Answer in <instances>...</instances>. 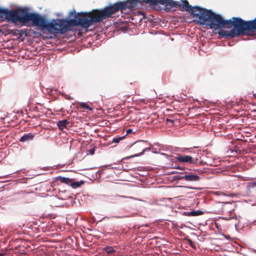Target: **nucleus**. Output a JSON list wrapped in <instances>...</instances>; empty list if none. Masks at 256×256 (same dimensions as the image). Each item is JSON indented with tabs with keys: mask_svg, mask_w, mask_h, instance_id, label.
Masks as SVG:
<instances>
[{
	"mask_svg": "<svg viewBox=\"0 0 256 256\" xmlns=\"http://www.w3.org/2000/svg\"><path fill=\"white\" fill-rule=\"evenodd\" d=\"M34 136V134L31 132L24 134L20 140V142H26L32 140Z\"/></svg>",
	"mask_w": 256,
	"mask_h": 256,
	"instance_id": "nucleus-7",
	"label": "nucleus"
},
{
	"mask_svg": "<svg viewBox=\"0 0 256 256\" xmlns=\"http://www.w3.org/2000/svg\"><path fill=\"white\" fill-rule=\"evenodd\" d=\"M182 4L178 1L173 0H127L124 2H118L113 4L104 7L100 10L95 9L90 12H86V29L94 23L100 22L103 20L111 18L116 12L121 11L124 12L128 9L130 10L139 6L138 4L143 3L149 4L150 6L156 8L158 4L164 5L165 10L168 12L171 11L174 8H178L182 11H185L184 2L186 0H181Z\"/></svg>",
	"mask_w": 256,
	"mask_h": 256,
	"instance_id": "nucleus-3",
	"label": "nucleus"
},
{
	"mask_svg": "<svg viewBox=\"0 0 256 256\" xmlns=\"http://www.w3.org/2000/svg\"><path fill=\"white\" fill-rule=\"evenodd\" d=\"M68 16L74 19L52 20L49 22L44 17L38 13L30 12L26 8H18L16 10H9L0 8V19L2 22L6 20L13 24L19 22L24 25H27L28 22H32L33 26L41 27L50 32L60 34L72 30L75 26H80L86 29V12H76L73 10L70 12Z\"/></svg>",
	"mask_w": 256,
	"mask_h": 256,
	"instance_id": "nucleus-1",
	"label": "nucleus"
},
{
	"mask_svg": "<svg viewBox=\"0 0 256 256\" xmlns=\"http://www.w3.org/2000/svg\"><path fill=\"white\" fill-rule=\"evenodd\" d=\"M4 254L3 253H0V256H3Z\"/></svg>",
	"mask_w": 256,
	"mask_h": 256,
	"instance_id": "nucleus-26",
	"label": "nucleus"
},
{
	"mask_svg": "<svg viewBox=\"0 0 256 256\" xmlns=\"http://www.w3.org/2000/svg\"><path fill=\"white\" fill-rule=\"evenodd\" d=\"M215 194L216 195H222V196H231V197L234 196L233 194H226L224 193V192H216Z\"/></svg>",
	"mask_w": 256,
	"mask_h": 256,
	"instance_id": "nucleus-19",
	"label": "nucleus"
},
{
	"mask_svg": "<svg viewBox=\"0 0 256 256\" xmlns=\"http://www.w3.org/2000/svg\"><path fill=\"white\" fill-rule=\"evenodd\" d=\"M24 31L22 30H18L15 29V30H10V31L9 32V33L12 34L14 35L19 34L20 36H22V34H24Z\"/></svg>",
	"mask_w": 256,
	"mask_h": 256,
	"instance_id": "nucleus-11",
	"label": "nucleus"
},
{
	"mask_svg": "<svg viewBox=\"0 0 256 256\" xmlns=\"http://www.w3.org/2000/svg\"><path fill=\"white\" fill-rule=\"evenodd\" d=\"M94 152H95V148H93L91 149H90L88 150V152L91 155H93L94 154Z\"/></svg>",
	"mask_w": 256,
	"mask_h": 256,
	"instance_id": "nucleus-21",
	"label": "nucleus"
},
{
	"mask_svg": "<svg viewBox=\"0 0 256 256\" xmlns=\"http://www.w3.org/2000/svg\"><path fill=\"white\" fill-rule=\"evenodd\" d=\"M150 148H144L142 150V152H140L138 153V154H136L134 156H140V155H142V154H144V152L146 151H150Z\"/></svg>",
	"mask_w": 256,
	"mask_h": 256,
	"instance_id": "nucleus-17",
	"label": "nucleus"
},
{
	"mask_svg": "<svg viewBox=\"0 0 256 256\" xmlns=\"http://www.w3.org/2000/svg\"><path fill=\"white\" fill-rule=\"evenodd\" d=\"M105 250L106 252L108 254H113L116 252L115 250L112 247H106Z\"/></svg>",
	"mask_w": 256,
	"mask_h": 256,
	"instance_id": "nucleus-16",
	"label": "nucleus"
},
{
	"mask_svg": "<svg viewBox=\"0 0 256 256\" xmlns=\"http://www.w3.org/2000/svg\"><path fill=\"white\" fill-rule=\"evenodd\" d=\"M234 218H236V216H234Z\"/></svg>",
	"mask_w": 256,
	"mask_h": 256,
	"instance_id": "nucleus-28",
	"label": "nucleus"
},
{
	"mask_svg": "<svg viewBox=\"0 0 256 256\" xmlns=\"http://www.w3.org/2000/svg\"><path fill=\"white\" fill-rule=\"evenodd\" d=\"M126 136H120L118 138H114L112 140V143H118L121 140H124Z\"/></svg>",
	"mask_w": 256,
	"mask_h": 256,
	"instance_id": "nucleus-14",
	"label": "nucleus"
},
{
	"mask_svg": "<svg viewBox=\"0 0 256 256\" xmlns=\"http://www.w3.org/2000/svg\"><path fill=\"white\" fill-rule=\"evenodd\" d=\"M186 241L188 242V244H189L192 248L194 249L196 248L194 244L191 240L187 238Z\"/></svg>",
	"mask_w": 256,
	"mask_h": 256,
	"instance_id": "nucleus-18",
	"label": "nucleus"
},
{
	"mask_svg": "<svg viewBox=\"0 0 256 256\" xmlns=\"http://www.w3.org/2000/svg\"><path fill=\"white\" fill-rule=\"evenodd\" d=\"M84 184L83 182H72V184L70 186H72L74 188H78L80 187L82 184Z\"/></svg>",
	"mask_w": 256,
	"mask_h": 256,
	"instance_id": "nucleus-15",
	"label": "nucleus"
},
{
	"mask_svg": "<svg viewBox=\"0 0 256 256\" xmlns=\"http://www.w3.org/2000/svg\"><path fill=\"white\" fill-rule=\"evenodd\" d=\"M185 10L198 19L197 23L200 26L207 25L210 28L215 29V33L218 34L219 38H234L241 36V18L233 17L225 20L218 14L211 10H206L198 6H192L188 2H184Z\"/></svg>",
	"mask_w": 256,
	"mask_h": 256,
	"instance_id": "nucleus-2",
	"label": "nucleus"
},
{
	"mask_svg": "<svg viewBox=\"0 0 256 256\" xmlns=\"http://www.w3.org/2000/svg\"><path fill=\"white\" fill-rule=\"evenodd\" d=\"M128 217H129V216H116V218H128Z\"/></svg>",
	"mask_w": 256,
	"mask_h": 256,
	"instance_id": "nucleus-24",
	"label": "nucleus"
},
{
	"mask_svg": "<svg viewBox=\"0 0 256 256\" xmlns=\"http://www.w3.org/2000/svg\"><path fill=\"white\" fill-rule=\"evenodd\" d=\"M255 187H256V182H248L247 184V188L248 190H250Z\"/></svg>",
	"mask_w": 256,
	"mask_h": 256,
	"instance_id": "nucleus-12",
	"label": "nucleus"
},
{
	"mask_svg": "<svg viewBox=\"0 0 256 256\" xmlns=\"http://www.w3.org/2000/svg\"><path fill=\"white\" fill-rule=\"evenodd\" d=\"M58 180L62 183H64L68 185H71L72 184V180L64 177H60Z\"/></svg>",
	"mask_w": 256,
	"mask_h": 256,
	"instance_id": "nucleus-9",
	"label": "nucleus"
},
{
	"mask_svg": "<svg viewBox=\"0 0 256 256\" xmlns=\"http://www.w3.org/2000/svg\"><path fill=\"white\" fill-rule=\"evenodd\" d=\"M116 196H117V197H124V196H120L119 195H117Z\"/></svg>",
	"mask_w": 256,
	"mask_h": 256,
	"instance_id": "nucleus-25",
	"label": "nucleus"
},
{
	"mask_svg": "<svg viewBox=\"0 0 256 256\" xmlns=\"http://www.w3.org/2000/svg\"><path fill=\"white\" fill-rule=\"evenodd\" d=\"M70 124V122L66 120H60L58 122L57 126L58 128L62 130L64 128L67 127V126Z\"/></svg>",
	"mask_w": 256,
	"mask_h": 256,
	"instance_id": "nucleus-8",
	"label": "nucleus"
},
{
	"mask_svg": "<svg viewBox=\"0 0 256 256\" xmlns=\"http://www.w3.org/2000/svg\"><path fill=\"white\" fill-rule=\"evenodd\" d=\"M255 252H256V250H255Z\"/></svg>",
	"mask_w": 256,
	"mask_h": 256,
	"instance_id": "nucleus-29",
	"label": "nucleus"
},
{
	"mask_svg": "<svg viewBox=\"0 0 256 256\" xmlns=\"http://www.w3.org/2000/svg\"><path fill=\"white\" fill-rule=\"evenodd\" d=\"M178 178L180 180H184L188 182H194L200 180V177L196 174H193L192 172H188V174L186 173L184 174H182V176H180Z\"/></svg>",
	"mask_w": 256,
	"mask_h": 256,
	"instance_id": "nucleus-6",
	"label": "nucleus"
},
{
	"mask_svg": "<svg viewBox=\"0 0 256 256\" xmlns=\"http://www.w3.org/2000/svg\"><path fill=\"white\" fill-rule=\"evenodd\" d=\"M204 214V212L202 210H192V211L190 212L188 216H198L203 214Z\"/></svg>",
	"mask_w": 256,
	"mask_h": 256,
	"instance_id": "nucleus-10",
	"label": "nucleus"
},
{
	"mask_svg": "<svg viewBox=\"0 0 256 256\" xmlns=\"http://www.w3.org/2000/svg\"><path fill=\"white\" fill-rule=\"evenodd\" d=\"M189 152L190 153H194L191 148L190 149ZM176 158L178 161L184 163H188L198 166L203 164L202 160H200V157L198 155L196 156L194 154L192 156L179 155Z\"/></svg>",
	"mask_w": 256,
	"mask_h": 256,
	"instance_id": "nucleus-5",
	"label": "nucleus"
},
{
	"mask_svg": "<svg viewBox=\"0 0 256 256\" xmlns=\"http://www.w3.org/2000/svg\"><path fill=\"white\" fill-rule=\"evenodd\" d=\"M232 218H234V217L229 218H226V220H230V219Z\"/></svg>",
	"mask_w": 256,
	"mask_h": 256,
	"instance_id": "nucleus-27",
	"label": "nucleus"
},
{
	"mask_svg": "<svg viewBox=\"0 0 256 256\" xmlns=\"http://www.w3.org/2000/svg\"><path fill=\"white\" fill-rule=\"evenodd\" d=\"M241 36H254L256 32V17L252 20L245 21L241 18Z\"/></svg>",
	"mask_w": 256,
	"mask_h": 256,
	"instance_id": "nucleus-4",
	"label": "nucleus"
},
{
	"mask_svg": "<svg viewBox=\"0 0 256 256\" xmlns=\"http://www.w3.org/2000/svg\"><path fill=\"white\" fill-rule=\"evenodd\" d=\"M80 106L81 108L90 110H92V108H90L87 104L84 102L80 103Z\"/></svg>",
	"mask_w": 256,
	"mask_h": 256,
	"instance_id": "nucleus-13",
	"label": "nucleus"
},
{
	"mask_svg": "<svg viewBox=\"0 0 256 256\" xmlns=\"http://www.w3.org/2000/svg\"><path fill=\"white\" fill-rule=\"evenodd\" d=\"M166 122H171L172 124H173V123H174V120H171V119H169V118H166Z\"/></svg>",
	"mask_w": 256,
	"mask_h": 256,
	"instance_id": "nucleus-23",
	"label": "nucleus"
},
{
	"mask_svg": "<svg viewBox=\"0 0 256 256\" xmlns=\"http://www.w3.org/2000/svg\"><path fill=\"white\" fill-rule=\"evenodd\" d=\"M126 134H134L135 132H133L132 129L128 128L126 130Z\"/></svg>",
	"mask_w": 256,
	"mask_h": 256,
	"instance_id": "nucleus-22",
	"label": "nucleus"
},
{
	"mask_svg": "<svg viewBox=\"0 0 256 256\" xmlns=\"http://www.w3.org/2000/svg\"><path fill=\"white\" fill-rule=\"evenodd\" d=\"M134 147L135 148L142 149L143 148V146L142 144H136V143L134 145Z\"/></svg>",
	"mask_w": 256,
	"mask_h": 256,
	"instance_id": "nucleus-20",
	"label": "nucleus"
}]
</instances>
